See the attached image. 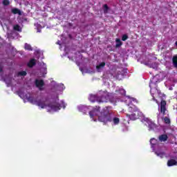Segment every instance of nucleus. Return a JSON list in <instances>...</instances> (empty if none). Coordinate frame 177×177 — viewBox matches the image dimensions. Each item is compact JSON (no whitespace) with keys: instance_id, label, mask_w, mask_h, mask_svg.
I'll return each instance as SVG.
<instances>
[{"instance_id":"nucleus-29","label":"nucleus","mask_w":177,"mask_h":177,"mask_svg":"<svg viewBox=\"0 0 177 177\" xmlns=\"http://www.w3.org/2000/svg\"><path fill=\"white\" fill-rule=\"evenodd\" d=\"M10 4V1H9V0L3 1V5H4V6H8Z\"/></svg>"},{"instance_id":"nucleus-25","label":"nucleus","mask_w":177,"mask_h":177,"mask_svg":"<svg viewBox=\"0 0 177 177\" xmlns=\"http://www.w3.org/2000/svg\"><path fill=\"white\" fill-rule=\"evenodd\" d=\"M18 75H20L21 77H26L27 75V72L22 71L18 73Z\"/></svg>"},{"instance_id":"nucleus-38","label":"nucleus","mask_w":177,"mask_h":177,"mask_svg":"<svg viewBox=\"0 0 177 177\" xmlns=\"http://www.w3.org/2000/svg\"><path fill=\"white\" fill-rule=\"evenodd\" d=\"M64 107H66V106H64Z\"/></svg>"},{"instance_id":"nucleus-37","label":"nucleus","mask_w":177,"mask_h":177,"mask_svg":"<svg viewBox=\"0 0 177 177\" xmlns=\"http://www.w3.org/2000/svg\"><path fill=\"white\" fill-rule=\"evenodd\" d=\"M81 71H82V68H80Z\"/></svg>"},{"instance_id":"nucleus-7","label":"nucleus","mask_w":177,"mask_h":177,"mask_svg":"<svg viewBox=\"0 0 177 177\" xmlns=\"http://www.w3.org/2000/svg\"><path fill=\"white\" fill-rule=\"evenodd\" d=\"M158 82H160V80H158V75H156L152 78V80L150 81V83H149V86L151 88V91H153V88H151V87L153 86V85L156 86Z\"/></svg>"},{"instance_id":"nucleus-30","label":"nucleus","mask_w":177,"mask_h":177,"mask_svg":"<svg viewBox=\"0 0 177 177\" xmlns=\"http://www.w3.org/2000/svg\"><path fill=\"white\" fill-rule=\"evenodd\" d=\"M128 39V35H123L122 36V41H127Z\"/></svg>"},{"instance_id":"nucleus-9","label":"nucleus","mask_w":177,"mask_h":177,"mask_svg":"<svg viewBox=\"0 0 177 177\" xmlns=\"http://www.w3.org/2000/svg\"><path fill=\"white\" fill-rule=\"evenodd\" d=\"M35 85L39 88V91H42V86H44V80H36Z\"/></svg>"},{"instance_id":"nucleus-23","label":"nucleus","mask_w":177,"mask_h":177,"mask_svg":"<svg viewBox=\"0 0 177 177\" xmlns=\"http://www.w3.org/2000/svg\"><path fill=\"white\" fill-rule=\"evenodd\" d=\"M25 49H26V50H32V47H31V45H30V44H27V43H26V44H25Z\"/></svg>"},{"instance_id":"nucleus-33","label":"nucleus","mask_w":177,"mask_h":177,"mask_svg":"<svg viewBox=\"0 0 177 177\" xmlns=\"http://www.w3.org/2000/svg\"><path fill=\"white\" fill-rule=\"evenodd\" d=\"M3 71V68L0 66V73H2Z\"/></svg>"},{"instance_id":"nucleus-31","label":"nucleus","mask_w":177,"mask_h":177,"mask_svg":"<svg viewBox=\"0 0 177 177\" xmlns=\"http://www.w3.org/2000/svg\"><path fill=\"white\" fill-rule=\"evenodd\" d=\"M164 121H165V124H170V122H171V120L167 117H165L164 118Z\"/></svg>"},{"instance_id":"nucleus-17","label":"nucleus","mask_w":177,"mask_h":177,"mask_svg":"<svg viewBox=\"0 0 177 177\" xmlns=\"http://www.w3.org/2000/svg\"><path fill=\"white\" fill-rule=\"evenodd\" d=\"M168 139V136L163 134L159 136V140L160 142H166Z\"/></svg>"},{"instance_id":"nucleus-4","label":"nucleus","mask_w":177,"mask_h":177,"mask_svg":"<svg viewBox=\"0 0 177 177\" xmlns=\"http://www.w3.org/2000/svg\"><path fill=\"white\" fill-rule=\"evenodd\" d=\"M28 100L33 104H37V106L41 107V109H45V107H47V105L44 100L34 101L32 97H28Z\"/></svg>"},{"instance_id":"nucleus-3","label":"nucleus","mask_w":177,"mask_h":177,"mask_svg":"<svg viewBox=\"0 0 177 177\" xmlns=\"http://www.w3.org/2000/svg\"><path fill=\"white\" fill-rule=\"evenodd\" d=\"M110 100V94L107 91H102L97 95L98 103H106Z\"/></svg>"},{"instance_id":"nucleus-2","label":"nucleus","mask_w":177,"mask_h":177,"mask_svg":"<svg viewBox=\"0 0 177 177\" xmlns=\"http://www.w3.org/2000/svg\"><path fill=\"white\" fill-rule=\"evenodd\" d=\"M167 102L162 100L160 102V106L158 108L159 113L158 115V120H164V115L167 114Z\"/></svg>"},{"instance_id":"nucleus-6","label":"nucleus","mask_w":177,"mask_h":177,"mask_svg":"<svg viewBox=\"0 0 177 177\" xmlns=\"http://www.w3.org/2000/svg\"><path fill=\"white\" fill-rule=\"evenodd\" d=\"M141 115H142V112L136 109L134 111V112L131 115H129V117L130 120H133V121H134L135 120H138V118H139V117H141Z\"/></svg>"},{"instance_id":"nucleus-1","label":"nucleus","mask_w":177,"mask_h":177,"mask_svg":"<svg viewBox=\"0 0 177 177\" xmlns=\"http://www.w3.org/2000/svg\"><path fill=\"white\" fill-rule=\"evenodd\" d=\"M89 115L91 118H95V117L98 116V120L101 122H108V121H111V118L107 113L104 112H100V107L96 106L92 111L89 112Z\"/></svg>"},{"instance_id":"nucleus-24","label":"nucleus","mask_w":177,"mask_h":177,"mask_svg":"<svg viewBox=\"0 0 177 177\" xmlns=\"http://www.w3.org/2000/svg\"><path fill=\"white\" fill-rule=\"evenodd\" d=\"M118 92L120 93V95H122V96H125L127 92L125 91V90H124V88H120L118 90Z\"/></svg>"},{"instance_id":"nucleus-32","label":"nucleus","mask_w":177,"mask_h":177,"mask_svg":"<svg viewBox=\"0 0 177 177\" xmlns=\"http://www.w3.org/2000/svg\"><path fill=\"white\" fill-rule=\"evenodd\" d=\"M41 71L43 72V74H44V75L46 74V68H42L41 69Z\"/></svg>"},{"instance_id":"nucleus-5","label":"nucleus","mask_w":177,"mask_h":177,"mask_svg":"<svg viewBox=\"0 0 177 177\" xmlns=\"http://www.w3.org/2000/svg\"><path fill=\"white\" fill-rule=\"evenodd\" d=\"M48 107L49 108L48 111H58V110H60V107H62V106L59 104L52 103L48 104Z\"/></svg>"},{"instance_id":"nucleus-14","label":"nucleus","mask_w":177,"mask_h":177,"mask_svg":"<svg viewBox=\"0 0 177 177\" xmlns=\"http://www.w3.org/2000/svg\"><path fill=\"white\" fill-rule=\"evenodd\" d=\"M11 12L13 15H19V16H21L22 15L21 11L19 8H12Z\"/></svg>"},{"instance_id":"nucleus-8","label":"nucleus","mask_w":177,"mask_h":177,"mask_svg":"<svg viewBox=\"0 0 177 177\" xmlns=\"http://www.w3.org/2000/svg\"><path fill=\"white\" fill-rule=\"evenodd\" d=\"M13 81H15V79L12 78L11 77H8L4 79V82H6L7 86H12V85H13Z\"/></svg>"},{"instance_id":"nucleus-19","label":"nucleus","mask_w":177,"mask_h":177,"mask_svg":"<svg viewBox=\"0 0 177 177\" xmlns=\"http://www.w3.org/2000/svg\"><path fill=\"white\" fill-rule=\"evenodd\" d=\"M89 100L91 101L92 102H97V95H91Z\"/></svg>"},{"instance_id":"nucleus-10","label":"nucleus","mask_w":177,"mask_h":177,"mask_svg":"<svg viewBox=\"0 0 177 177\" xmlns=\"http://www.w3.org/2000/svg\"><path fill=\"white\" fill-rule=\"evenodd\" d=\"M150 144L152 149H156V147L158 146V140H157L156 138H151L150 140Z\"/></svg>"},{"instance_id":"nucleus-27","label":"nucleus","mask_w":177,"mask_h":177,"mask_svg":"<svg viewBox=\"0 0 177 177\" xmlns=\"http://www.w3.org/2000/svg\"><path fill=\"white\" fill-rule=\"evenodd\" d=\"M103 8H104V13H108L109 12V6H107V4H104L103 6Z\"/></svg>"},{"instance_id":"nucleus-16","label":"nucleus","mask_w":177,"mask_h":177,"mask_svg":"<svg viewBox=\"0 0 177 177\" xmlns=\"http://www.w3.org/2000/svg\"><path fill=\"white\" fill-rule=\"evenodd\" d=\"M80 111H82V113H84V114L88 111V107L85 106H80L78 107Z\"/></svg>"},{"instance_id":"nucleus-36","label":"nucleus","mask_w":177,"mask_h":177,"mask_svg":"<svg viewBox=\"0 0 177 177\" xmlns=\"http://www.w3.org/2000/svg\"><path fill=\"white\" fill-rule=\"evenodd\" d=\"M153 100H156V102H157V100H156V98L153 97Z\"/></svg>"},{"instance_id":"nucleus-26","label":"nucleus","mask_w":177,"mask_h":177,"mask_svg":"<svg viewBox=\"0 0 177 177\" xmlns=\"http://www.w3.org/2000/svg\"><path fill=\"white\" fill-rule=\"evenodd\" d=\"M173 64L177 68V56L173 57Z\"/></svg>"},{"instance_id":"nucleus-21","label":"nucleus","mask_w":177,"mask_h":177,"mask_svg":"<svg viewBox=\"0 0 177 177\" xmlns=\"http://www.w3.org/2000/svg\"><path fill=\"white\" fill-rule=\"evenodd\" d=\"M116 42V48H120L122 45V41H121V39H116L115 40Z\"/></svg>"},{"instance_id":"nucleus-12","label":"nucleus","mask_w":177,"mask_h":177,"mask_svg":"<svg viewBox=\"0 0 177 177\" xmlns=\"http://www.w3.org/2000/svg\"><path fill=\"white\" fill-rule=\"evenodd\" d=\"M148 127L149 128V131H154L157 127L156 126V124H154L152 122H148Z\"/></svg>"},{"instance_id":"nucleus-28","label":"nucleus","mask_w":177,"mask_h":177,"mask_svg":"<svg viewBox=\"0 0 177 177\" xmlns=\"http://www.w3.org/2000/svg\"><path fill=\"white\" fill-rule=\"evenodd\" d=\"M113 121L115 125H117V124L120 123V119L118 118H114Z\"/></svg>"},{"instance_id":"nucleus-20","label":"nucleus","mask_w":177,"mask_h":177,"mask_svg":"<svg viewBox=\"0 0 177 177\" xmlns=\"http://www.w3.org/2000/svg\"><path fill=\"white\" fill-rule=\"evenodd\" d=\"M13 30H15V31H18L19 32H21V28L19 24L14 25Z\"/></svg>"},{"instance_id":"nucleus-35","label":"nucleus","mask_w":177,"mask_h":177,"mask_svg":"<svg viewBox=\"0 0 177 177\" xmlns=\"http://www.w3.org/2000/svg\"><path fill=\"white\" fill-rule=\"evenodd\" d=\"M61 86H62V88H63V86H64V85H63V84H61Z\"/></svg>"},{"instance_id":"nucleus-13","label":"nucleus","mask_w":177,"mask_h":177,"mask_svg":"<svg viewBox=\"0 0 177 177\" xmlns=\"http://www.w3.org/2000/svg\"><path fill=\"white\" fill-rule=\"evenodd\" d=\"M176 165L177 162L174 159H171L167 161V167H174V165Z\"/></svg>"},{"instance_id":"nucleus-18","label":"nucleus","mask_w":177,"mask_h":177,"mask_svg":"<svg viewBox=\"0 0 177 177\" xmlns=\"http://www.w3.org/2000/svg\"><path fill=\"white\" fill-rule=\"evenodd\" d=\"M35 64H37V62H35V60L34 59H32L28 63V67H34V66H35Z\"/></svg>"},{"instance_id":"nucleus-22","label":"nucleus","mask_w":177,"mask_h":177,"mask_svg":"<svg viewBox=\"0 0 177 177\" xmlns=\"http://www.w3.org/2000/svg\"><path fill=\"white\" fill-rule=\"evenodd\" d=\"M155 153H156V156H158V157H160V158H162V157H164V156H165V153H164V152L156 151Z\"/></svg>"},{"instance_id":"nucleus-11","label":"nucleus","mask_w":177,"mask_h":177,"mask_svg":"<svg viewBox=\"0 0 177 177\" xmlns=\"http://www.w3.org/2000/svg\"><path fill=\"white\" fill-rule=\"evenodd\" d=\"M145 66H148L151 68L157 69V67H158V65L156 62H153V63H145Z\"/></svg>"},{"instance_id":"nucleus-15","label":"nucleus","mask_w":177,"mask_h":177,"mask_svg":"<svg viewBox=\"0 0 177 177\" xmlns=\"http://www.w3.org/2000/svg\"><path fill=\"white\" fill-rule=\"evenodd\" d=\"M104 66H106V63H100L98 66H96L97 71L98 73H100V71H102V69L104 67Z\"/></svg>"},{"instance_id":"nucleus-34","label":"nucleus","mask_w":177,"mask_h":177,"mask_svg":"<svg viewBox=\"0 0 177 177\" xmlns=\"http://www.w3.org/2000/svg\"><path fill=\"white\" fill-rule=\"evenodd\" d=\"M58 45H60V41H58L57 43Z\"/></svg>"},{"instance_id":"nucleus-39","label":"nucleus","mask_w":177,"mask_h":177,"mask_svg":"<svg viewBox=\"0 0 177 177\" xmlns=\"http://www.w3.org/2000/svg\"><path fill=\"white\" fill-rule=\"evenodd\" d=\"M155 90L158 91V90H157V89H155Z\"/></svg>"}]
</instances>
